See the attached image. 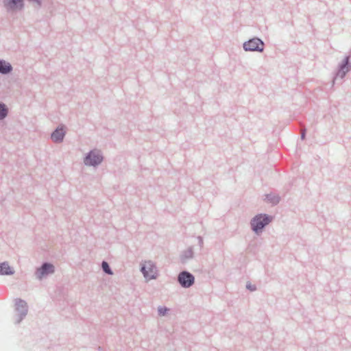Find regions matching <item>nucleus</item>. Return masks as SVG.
<instances>
[{"label":"nucleus","instance_id":"f257e3e1","mask_svg":"<svg viewBox=\"0 0 351 351\" xmlns=\"http://www.w3.org/2000/svg\"><path fill=\"white\" fill-rule=\"evenodd\" d=\"M273 219L274 217L266 213L257 214L250 220L251 230L256 235H259Z\"/></svg>","mask_w":351,"mask_h":351},{"label":"nucleus","instance_id":"f03ea898","mask_svg":"<svg viewBox=\"0 0 351 351\" xmlns=\"http://www.w3.org/2000/svg\"><path fill=\"white\" fill-rule=\"evenodd\" d=\"M104 160V156L101 152L95 149L90 150L84 158V163L86 166L97 167Z\"/></svg>","mask_w":351,"mask_h":351},{"label":"nucleus","instance_id":"7ed1b4c3","mask_svg":"<svg viewBox=\"0 0 351 351\" xmlns=\"http://www.w3.org/2000/svg\"><path fill=\"white\" fill-rule=\"evenodd\" d=\"M141 271L147 280L156 279L158 276L156 266L152 261L141 264Z\"/></svg>","mask_w":351,"mask_h":351},{"label":"nucleus","instance_id":"20e7f679","mask_svg":"<svg viewBox=\"0 0 351 351\" xmlns=\"http://www.w3.org/2000/svg\"><path fill=\"white\" fill-rule=\"evenodd\" d=\"M243 49L245 51L263 52L265 49V43L258 37H254L245 41L243 44Z\"/></svg>","mask_w":351,"mask_h":351},{"label":"nucleus","instance_id":"39448f33","mask_svg":"<svg viewBox=\"0 0 351 351\" xmlns=\"http://www.w3.org/2000/svg\"><path fill=\"white\" fill-rule=\"evenodd\" d=\"M15 311L17 313L15 323L19 324L27 314L28 306L27 302L24 300L16 298L15 300Z\"/></svg>","mask_w":351,"mask_h":351},{"label":"nucleus","instance_id":"423d86ee","mask_svg":"<svg viewBox=\"0 0 351 351\" xmlns=\"http://www.w3.org/2000/svg\"><path fill=\"white\" fill-rule=\"evenodd\" d=\"M177 281L184 289L192 287L195 283V276L186 270L180 271L177 277Z\"/></svg>","mask_w":351,"mask_h":351},{"label":"nucleus","instance_id":"0eeeda50","mask_svg":"<svg viewBox=\"0 0 351 351\" xmlns=\"http://www.w3.org/2000/svg\"><path fill=\"white\" fill-rule=\"evenodd\" d=\"M55 272L54 265L49 262H44L36 269L35 276L38 280H42Z\"/></svg>","mask_w":351,"mask_h":351},{"label":"nucleus","instance_id":"6e6552de","mask_svg":"<svg viewBox=\"0 0 351 351\" xmlns=\"http://www.w3.org/2000/svg\"><path fill=\"white\" fill-rule=\"evenodd\" d=\"M351 70V51L349 54L346 56L344 59L338 66V70L336 73L341 79L344 78L348 71Z\"/></svg>","mask_w":351,"mask_h":351},{"label":"nucleus","instance_id":"1a4fd4ad","mask_svg":"<svg viewBox=\"0 0 351 351\" xmlns=\"http://www.w3.org/2000/svg\"><path fill=\"white\" fill-rule=\"evenodd\" d=\"M3 3L8 11L22 10L24 7L23 0H3Z\"/></svg>","mask_w":351,"mask_h":351},{"label":"nucleus","instance_id":"9d476101","mask_svg":"<svg viewBox=\"0 0 351 351\" xmlns=\"http://www.w3.org/2000/svg\"><path fill=\"white\" fill-rule=\"evenodd\" d=\"M66 132L64 126L58 127L51 134L52 141L56 143H60L63 141Z\"/></svg>","mask_w":351,"mask_h":351},{"label":"nucleus","instance_id":"9b49d317","mask_svg":"<svg viewBox=\"0 0 351 351\" xmlns=\"http://www.w3.org/2000/svg\"><path fill=\"white\" fill-rule=\"evenodd\" d=\"M15 273L12 267H10L8 262L0 263V276H11Z\"/></svg>","mask_w":351,"mask_h":351},{"label":"nucleus","instance_id":"f8f14e48","mask_svg":"<svg viewBox=\"0 0 351 351\" xmlns=\"http://www.w3.org/2000/svg\"><path fill=\"white\" fill-rule=\"evenodd\" d=\"M13 70L12 64L5 60L0 59V74L8 75Z\"/></svg>","mask_w":351,"mask_h":351},{"label":"nucleus","instance_id":"ddd939ff","mask_svg":"<svg viewBox=\"0 0 351 351\" xmlns=\"http://www.w3.org/2000/svg\"><path fill=\"white\" fill-rule=\"evenodd\" d=\"M193 247H189L186 250L182 252L180 255V261L182 263H186L188 260L193 258Z\"/></svg>","mask_w":351,"mask_h":351},{"label":"nucleus","instance_id":"4468645a","mask_svg":"<svg viewBox=\"0 0 351 351\" xmlns=\"http://www.w3.org/2000/svg\"><path fill=\"white\" fill-rule=\"evenodd\" d=\"M264 200L271 204L272 206H276L279 204L280 201V197L278 195H275L271 193L265 195Z\"/></svg>","mask_w":351,"mask_h":351},{"label":"nucleus","instance_id":"2eb2a0df","mask_svg":"<svg viewBox=\"0 0 351 351\" xmlns=\"http://www.w3.org/2000/svg\"><path fill=\"white\" fill-rule=\"evenodd\" d=\"M9 113L8 106L2 101H0V121L3 120L7 117Z\"/></svg>","mask_w":351,"mask_h":351},{"label":"nucleus","instance_id":"dca6fc26","mask_svg":"<svg viewBox=\"0 0 351 351\" xmlns=\"http://www.w3.org/2000/svg\"><path fill=\"white\" fill-rule=\"evenodd\" d=\"M101 268H102V271L105 274H106L108 275H112L113 274V271H112L110 266L109 265V264L106 261H102V263H101Z\"/></svg>","mask_w":351,"mask_h":351},{"label":"nucleus","instance_id":"f3484780","mask_svg":"<svg viewBox=\"0 0 351 351\" xmlns=\"http://www.w3.org/2000/svg\"><path fill=\"white\" fill-rule=\"evenodd\" d=\"M169 308L166 306H159L158 308V313L160 316H165L167 314Z\"/></svg>","mask_w":351,"mask_h":351},{"label":"nucleus","instance_id":"a211bd4d","mask_svg":"<svg viewBox=\"0 0 351 351\" xmlns=\"http://www.w3.org/2000/svg\"><path fill=\"white\" fill-rule=\"evenodd\" d=\"M246 289L250 291H254L256 290V286L255 285H252L250 282H247L246 285Z\"/></svg>","mask_w":351,"mask_h":351},{"label":"nucleus","instance_id":"6ab92c4d","mask_svg":"<svg viewBox=\"0 0 351 351\" xmlns=\"http://www.w3.org/2000/svg\"><path fill=\"white\" fill-rule=\"evenodd\" d=\"M306 129H304L302 132H301V134H300V138L303 141L306 138Z\"/></svg>","mask_w":351,"mask_h":351},{"label":"nucleus","instance_id":"aec40b11","mask_svg":"<svg viewBox=\"0 0 351 351\" xmlns=\"http://www.w3.org/2000/svg\"><path fill=\"white\" fill-rule=\"evenodd\" d=\"M198 239H199V243L202 246L203 245L202 238L201 237H198Z\"/></svg>","mask_w":351,"mask_h":351}]
</instances>
